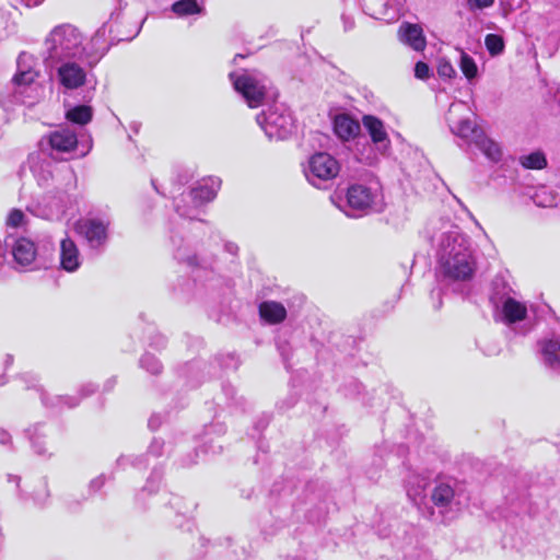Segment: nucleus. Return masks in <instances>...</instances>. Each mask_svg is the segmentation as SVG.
Wrapping results in <instances>:
<instances>
[{
  "label": "nucleus",
  "mask_w": 560,
  "mask_h": 560,
  "mask_svg": "<svg viewBox=\"0 0 560 560\" xmlns=\"http://www.w3.org/2000/svg\"><path fill=\"white\" fill-rule=\"evenodd\" d=\"M104 43V33L97 31L91 38V45L95 50L90 51L83 45V35L75 26L58 25L45 39L44 65L56 66L60 61L81 59L83 56H86L91 66L95 65L107 51Z\"/></svg>",
  "instance_id": "1"
},
{
  "label": "nucleus",
  "mask_w": 560,
  "mask_h": 560,
  "mask_svg": "<svg viewBox=\"0 0 560 560\" xmlns=\"http://www.w3.org/2000/svg\"><path fill=\"white\" fill-rule=\"evenodd\" d=\"M436 257L444 278L467 281L474 277L477 258L470 238L456 225H450L436 238Z\"/></svg>",
  "instance_id": "2"
},
{
  "label": "nucleus",
  "mask_w": 560,
  "mask_h": 560,
  "mask_svg": "<svg viewBox=\"0 0 560 560\" xmlns=\"http://www.w3.org/2000/svg\"><path fill=\"white\" fill-rule=\"evenodd\" d=\"M331 201L351 218H360L371 212H380L384 201L380 183L371 180L368 184L355 183L348 187L346 202L340 203V196L331 197Z\"/></svg>",
  "instance_id": "3"
},
{
  "label": "nucleus",
  "mask_w": 560,
  "mask_h": 560,
  "mask_svg": "<svg viewBox=\"0 0 560 560\" xmlns=\"http://www.w3.org/2000/svg\"><path fill=\"white\" fill-rule=\"evenodd\" d=\"M33 55L22 52L18 58V71L12 79L13 103L34 105L43 94L42 85L36 81L38 72L34 69Z\"/></svg>",
  "instance_id": "4"
},
{
  "label": "nucleus",
  "mask_w": 560,
  "mask_h": 560,
  "mask_svg": "<svg viewBox=\"0 0 560 560\" xmlns=\"http://www.w3.org/2000/svg\"><path fill=\"white\" fill-rule=\"evenodd\" d=\"M221 186L219 178L202 179L192 187L187 195H183L180 202L175 203V210L179 217L189 220L197 219L200 207L212 201Z\"/></svg>",
  "instance_id": "5"
},
{
  "label": "nucleus",
  "mask_w": 560,
  "mask_h": 560,
  "mask_svg": "<svg viewBox=\"0 0 560 560\" xmlns=\"http://www.w3.org/2000/svg\"><path fill=\"white\" fill-rule=\"evenodd\" d=\"M256 120L271 140H284L295 128L292 113L284 104H273L258 114Z\"/></svg>",
  "instance_id": "6"
},
{
  "label": "nucleus",
  "mask_w": 560,
  "mask_h": 560,
  "mask_svg": "<svg viewBox=\"0 0 560 560\" xmlns=\"http://www.w3.org/2000/svg\"><path fill=\"white\" fill-rule=\"evenodd\" d=\"M230 79L247 105L252 108L260 106L267 93L268 80L259 72L244 70L230 73Z\"/></svg>",
  "instance_id": "7"
},
{
  "label": "nucleus",
  "mask_w": 560,
  "mask_h": 560,
  "mask_svg": "<svg viewBox=\"0 0 560 560\" xmlns=\"http://www.w3.org/2000/svg\"><path fill=\"white\" fill-rule=\"evenodd\" d=\"M511 289L504 283H494L490 295V303L493 308L500 313L502 320L506 324H513L526 318V304L515 300L510 295Z\"/></svg>",
  "instance_id": "8"
},
{
  "label": "nucleus",
  "mask_w": 560,
  "mask_h": 560,
  "mask_svg": "<svg viewBox=\"0 0 560 560\" xmlns=\"http://www.w3.org/2000/svg\"><path fill=\"white\" fill-rule=\"evenodd\" d=\"M340 172L339 162L330 154L326 152H319L313 154L304 167V174L308 183L315 187H322L324 183H327Z\"/></svg>",
  "instance_id": "9"
},
{
  "label": "nucleus",
  "mask_w": 560,
  "mask_h": 560,
  "mask_svg": "<svg viewBox=\"0 0 560 560\" xmlns=\"http://www.w3.org/2000/svg\"><path fill=\"white\" fill-rule=\"evenodd\" d=\"M75 232L82 236L90 250L102 253L108 241V223L96 218L80 219L74 224Z\"/></svg>",
  "instance_id": "10"
},
{
  "label": "nucleus",
  "mask_w": 560,
  "mask_h": 560,
  "mask_svg": "<svg viewBox=\"0 0 560 560\" xmlns=\"http://www.w3.org/2000/svg\"><path fill=\"white\" fill-rule=\"evenodd\" d=\"M5 249L10 247L12 267L19 271L33 270L36 264L37 247L27 237L11 238L4 243Z\"/></svg>",
  "instance_id": "11"
},
{
  "label": "nucleus",
  "mask_w": 560,
  "mask_h": 560,
  "mask_svg": "<svg viewBox=\"0 0 560 560\" xmlns=\"http://www.w3.org/2000/svg\"><path fill=\"white\" fill-rule=\"evenodd\" d=\"M78 59L60 61L56 66H45L46 69L56 70L58 82L68 90H74L84 85L86 71L81 67Z\"/></svg>",
  "instance_id": "12"
},
{
  "label": "nucleus",
  "mask_w": 560,
  "mask_h": 560,
  "mask_svg": "<svg viewBox=\"0 0 560 560\" xmlns=\"http://www.w3.org/2000/svg\"><path fill=\"white\" fill-rule=\"evenodd\" d=\"M430 500L433 508L438 509L439 513L443 516L455 511L458 506L454 488L450 482H436L430 492Z\"/></svg>",
  "instance_id": "13"
},
{
  "label": "nucleus",
  "mask_w": 560,
  "mask_h": 560,
  "mask_svg": "<svg viewBox=\"0 0 560 560\" xmlns=\"http://www.w3.org/2000/svg\"><path fill=\"white\" fill-rule=\"evenodd\" d=\"M47 142L51 150L61 153H69L77 149L78 135L77 131L69 126H60L51 131L47 137Z\"/></svg>",
  "instance_id": "14"
},
{
  "label": "nucleus",
  "mask_w": 560,
  "mask_h": 560,
  "mask_svg": "<svg viewBox=\"0 0 560 560\" xmlns=\"http://www.w3.org/2000/svg\"><path fill=\"white\" fill-rule=\"evenodd\" d=\"M172 243L175 247L174 257L179 261L184 262L189 267H200L207 269L212 260L213 256L202 255L199 257L198 254L191 253L187 246H183V240L177 235L171 236Z\"/></svg>",
  "instance_id": "15"
},
{
  "label": "nucleus",
  "mask_w": 560,
  "mask_h": 560,
  "mask_svg": "<svg viewBox=\"0 0 560 560\" xmlns=\"http://www.w3.org/2000/svg\"><path fill=\"white\" fill-rule=\"evenodd\" d=\"M539 347L545 368L560 374V335L541 340Z\"/></svg>",
  "instance_id": "16"
},
{
  "label": "nucleus",
  "mask_w": 560,
  "mask_h": 560,
  "mask_svg": "<svg viewBox=\"0 0 560 560\" xmlns=\"http://www.w3.org/2000/svg\"><path fill=\"white\" fill-rule=\"evenodd\" d=\"M362 122L373 143L377 145V149L382 153L387 152L390 141L383 121L375 116L366 115L363 117Z\"/></svg>",
  "instance_id": "17"
},
{
  "label": "nucleus",
  "mask_w": 560,
  "mask_h": 560,
  "mask_svg": "<svg viewBox=\"0 0 560 560\" xmlns=\"http://www.w3.org/2000/svg\"><path fill=\"white\" fill-rule=\"evenodd\" d=\"M60 267L67 272H74L81 266L80 250L70 237L60 241Z\"/></svg>",
  "instance_id": "18"
},
{
  "label": "nucleus",
  "mask_w": 560,
  "mask_h": 560,
  "mask_svg": "<svg viewBox=\"0 0 560 560\" xmlns=\"http://www.w3.org/2000/svg\"><path fill=\"white\" fill-rule=\"evenodd\" d=\"M398 37L400 42L416 51H422L425 48L427 40L423 35V30L418 24L402 23L398 30Z\"/></svg>",
  "instance_id": "19"
},
{
  "label": "nucleus",
  "mask_w": 560,
  "mask_h": 560,
  "mask_svg": "<svg viewBox=\"0 0 560 560\" xmlns=\"http://www.w3.org/2000/svg\"><path fill=\"white\" fill-rule=\"evenodd\" d=\"M450 128L455 136L463 139L468 145H475L483 135V130L468 118L462 119L456 124L450 121Z\"/></svg>",
  "instance_id": "20"
},
{
  "label": "nucleus",
  "mask_w": 560,
  "mask_h": 560,
  "mask_svg": "<svg viewBox=\"0 0 560 560\" xmlns=\"http://www.w3.org/2000/svg\"><path fill=\"white\" fill-rule=\"evenodd\" d=\"M258 308L260 317L272 325L283 322L287 317V310L280 302L264 301Z\"/></svg>",
  "instance_id": "21"
},
{
  "label": "nucleus",
  "mask_w": 560,
  "mask_h": 560,
  "mask_svg": "<svg viewBox=\"0 0 560 560\" xmlns=\"http://www.w3.org/2000/svg\"><path fill=\"white\" fill-rule=\"evenodd\" d=\"M334 130L342 140H349L354 137L359 130V124L348 115H337L334 120Z\"/></svg>",
  "instance_id": "22"
},
{
  "label": "nucleus",
  "mask_w": 560,
  "mask_h": 560,
  "mask_svg": "<svg viewBox=\"0 0 560 560\" xmlns=\"http://www.w3.org/2000/svg\"><path fill=\"white\" fill-rule=\"evenodd\" d=\"M427 478L419 475L409 477L406 486V491L408 498L416 505H420L423 502L424 498L427 497Z\"/></svg>",
  "instance_id": "23"
},
{
  "label": "nucleus",
  "mask_w": 560,
  "mask_h": 560,
  "mask_svg": "<svg viewBox=\"0 0 560 560\" xmlns=\"http://www.w3.org/2000/svg\"><path fill=\"white\" fill-rule=\"evenodd\" d=\"M27 433L32 448L36 455L45 457H50L52 455L48 447L45 446V438L47 435L45 425L35 424L27 430Z\"/></svg>",
  "instance_id": "24"
},
{
  "label": "nucleus",
  "mask_w": 560,
  "mask_h": 560,
  "mask_svg": "<svg viewBox=\"0 0 560 560\" xmlns=\"http://www.w3.org/2000/svg\"><path fill=\"white\" fill-rule=\"evenodd\" d=\"M475 147L492 162H498L502 158V151L499 143L488 138L485 133L478 139Z\"/></svg>",
  "instance_id": "25"
},
{
  "label": "nucleus",
  "mask_w": 560,
  "mask_h": 560,
  "mask_svg": "<svg viewBox=\"0 0 560 560\" xmlns=\"http://www.w3.org/2000/svg\"><path fill=\"white\" fill-rule=\"evenodd\" d=\"M520 164L528 170H542L547 166V159L542 151H534L518 158Z\"/></svg>",
  "instance_id": "26"
},
{
  "label": "nucleus",
  "mask_w": 560,
  "mask_h": 560,
  "mask_svg": "<svg viewBox=\"0 0 560 560\" xmlns=\"http://www.w3.org/2000/svg\"><path fill=\"white\" fill-rule=\"evenodd\" d=\"M31 168L39 186H46L52 178L51 163L48 160L43 162L32 160Z\"/></svg>",
  "instance_id": "27"
},
{
  "label": "nucleus",
  "mask_w": 560,
  "mask_h": 560,
  "mask_svg": "<svg viewBox=\"0 0 560 560\" xmlns=\"http://www.w3.org/2000/svg\"><path fill=\"white\" fill-rule=\"evenodd\" d=\"M172 11L177 16H188L200 14L202 12V7L197 0H178L172 4Z\"/></svg>",
  "instance_id": "28"
},
{
  "label": "nucleus",
  "mask_w": 560,
  "mask_h": 560,
  "mask_svg": "<svg viewBox=\"0 0 560 560\" xmlns=\"http://www.w3.org/2000/svg\"><path fill=\"white\" fill-rule=\"evenodd\" d=\"M93 116V110L88 105H79L71 109H69L66 114V117L71 122L78 124V125H86L91 121Z\"/></svg>",
  "instance_id": "29"
},
{
  "label": "nucleus",
  "mask_w": 560,
  "mask_h": 560,
  "mask_svg": "<svg viewBox=\"0 0 560 560\" xmlns=\"http://www.w3.org/2000/svg\"><path fill=\"white\" fill-rule=\"evenodd\" d=\"M389 0H364L365 12L375 19H385L388 15Z\"/></svg>",
  "instance_id": "30"
},
{
  "label": "nucleus",
  "mask_w": 560,
  "mask_h": 560,
  "mask_svg": "<svg viewBox=\"0 0 560 560\" xmlns=\"http://www.w3.org/2000/svg\"><path fill=\"white\" fill-rule=\"evenodd\" d=\"M459 68L464 75L470 81L475 79L478 75V68L472 59L468 54L460 50V60H459Z\"/></svg>",
  "instance_id": "31"
},
{
  "label": "nucleus",
  "mask_w": 560,
  "mask_h": 560,
  "mask_svg": "<svg viewBox=\"0 0 560 560\" xmlns=\"http://www.w3.org/2000/svg\"><path fill=\"white\" fill-rule=\"evenodd\" d=\"M485 44L490 55L495 56L503 51L504 43L501 36L497 34H488Z\"/></svg>",
  "instance_id": "32"
},
{
  "label": "nucleus",
  "mask_w": 560,
  "mask_h": 560,
  "mask_svg": "<svg viewBox=\"0 0 560 560\" xmlns=\"http://www.w3.org/2000/svg\"><path fill=\"white\" fill-rule=\"evenodd\" d=\"M116 464L121 469H126L128 466L138 469L145 467L144 459L142 456L121 455L117 459Z\"/></svg>",
  "instance_id": "33"
},
{
  "label": "nucleus",
  "mask_w": 560,
  "mask_h": 560,
  "mask_svg": "<svg viewBox=\"0 0 560 560\" xmlns=\"http://www.w3.org/2000/svg\"><path fill=\"white\" fill-rule=\"evenodd\" d=\"M140 366L151 374H159L162 370L160 361L152 354L145 353L140 359Z\"/></svg>",
  "instance_id": "34"
},
{
  "label": "nucleus",
  "mask_w": 560,
  "mask_h": 560,
  "mask_svg": "<svg viewBox=\"0 0 560 560\" xmlns=\"http://www.w3.org/2000/svg\"><path fill=\"white\" fill-rule=\"evenodd\" d=\"M27 209L34 215L44 218V219H51L55 214L51 207H42L40 203H33V205L28 206Z\"/></svg>",
  "instance_id": "35"
},
{
  "label": "nucleus",
  "mask_w": 560,
  "mask_h": 560,
  "mask_svg": "<svg viewBox=\"0 0 560 560\" xmlns=\"http://www.w3.org/2000/svg\"><path fill=\"white\" fill-rule=\"evenodd\" d=\"M51 406L72 408L79 405L80 399L74 396H56Z\"/></svg>",
  "instance_id": "36"
},
{
  "label": "nucleus",
  "mask_w": 560,
  "mask_h": 560,
  "mask_svg": "<svg viewBox=\"0 0 560 560\" xmlns=\"http://www.w3.org/2000/svg\"><path fill=\"white\" fill-rule=\"evenodd\" d=\"M438 74L451 79L455 75V70L450 61L442 59L438 65Z\"/></svg>",
  "instance_id": "37"
},
{
  "label": "nucleus",
  "mask_w": 560,
  "mask_h": 560,
  "mask_svg": "<svg viewBox=\"0 0 560 560\" xmlns=\"http://www.w3.org/2000/svg\"><path fill=\"white\" fill-rule=\"evenodd\" d=\"M24 213L19 209H12L7 218V224L12 228H18L23 223Z\"/></svg>",
  "instance_id": "38"
},
{
  "label": "nucleus",
  "mask_w": 560,
  "mask_h": 560,
  "mask_svg": "<svg viewBox=\"0 0 560 560\" xmlns=\"http://www.w3.org/2000/svg\"><path fill=\"white\" fill-rule=\"evenodd\" d=\"M162 479V475L154 470L151 476L147 480V485L143 488V491H149L150 493L154 492L158 489V486Z\"/></svg>",
  "instance_id": "39"
},
{
  "label": "nucleus",
  "mask_w": 560,
  "mask_h": 560,
  "mask_svg": "<svg viewBox=\"0 0 560 560\" xmlns=\"http://www.w3.org/2000/svg\"><path fill=\"white\" fill-rule=\"evenodd\" d=\"M49 491L47 489V486L44 485L37 492L34 494V502L38 506L43 508L47 504L49 499Z\"/></svg>",
  "instance_id": "40"
},
{
  "label": "nucleus",
  "mask_w": 560,
  "mask_h": 560,
  "mask_svg": "<svg viewBox=\"0 0 560 560\" xmlns=\"http://www.w3.org/2000/svg\"><path fill=\"white\" fill-rule=\"evenodd\" d=\"M494 0H467L469 11L483 10L491 7Z\"/></svg>",
  "instance_id": "41"
},
{
  "label": "nucleus",
  "mask_w": 560,
  "mask_h": 560,
  "mask_svg": "<svg viewBox=\"0 0 560 560\" xmlns=\"http://www.w3.org/2000/svg\"><path fill=\"white\" fill-rule=\"evenodd\" d=\"M415 75L418 79L425 80L430 77V68L423 61H418L415 66Z\"/></svg>",
  "instance_id": "42"
},
{
  "label": "nucleus",
  "mask_w": 560,
  "mask_h": 560,
  "mask_svg": "<svg viewBox=\"0 0 560 560\" xmlns=\"http://www.w3.org/2000/svg\"><path fill=\"white\" fill-rule=\"evenodd\" d=\"M163 445H164L163 441L154 439L149 446L148 456H154V457L161 456L162 451H163Z\"/></svg>",
  "instance_id": "43"
},
{
  "label": "nucleus",
  "mask_w": 560,
  "mask_h": 560,
  "mask_svg": "<svg viewBox=\"0 0 560 560\" xmlns=\"http://www.w3.org/2000/svg\"><path fill=\"white\" fill-rule=\"evenodd\" d=\"M106 482V478L104 475H101L96 478H94L93 480H91L90 485H89V489L91 492H97Z\"/></svg>",
  "instance_id": "44"
},
{
  "label": "nucleus",
  "mask_w": 560,
  "mask_h": 560,
  "mask_svg": "<svg viewBox=\"0 0 560 560\" xmlns=\"http://www.w3.org/2000/svg\"><path fill=\"white\" fill-rule=\"evenodd\" d=\"M277 347L282 358L287 360L290 354L291 348L288 345L281 342H278Z\"/></svg>",
  "instance_id": "45"
},
{
  "label": "nucleus",
  "mask_w": 560,
  "mask_h": 560,
  "mask_svg": "<svg viewBox=\"0 0 560 560\" xmlns=\"http://www.w3.org/2000/svg\"><path fill=\"white\" fill-rule=\"evenodd\" d=\"M96 387L92 383L85 384L81 388V397H86L95 392Z\"/></svg>",
  "instance_id": "46"
},
{
  "label": "nucleus",
  "mask_w": 560,
  "mask_h": 560,
  "mask_svg": "<svg viewBox=\"0 0 560 560\" xmlns=\"http://www.w3.org/2000/svg\"><path fill=\"white\" fill-rule=\"evenodd\" d=\"M161 418L156 415H153L148 422V425L151 430H156L161 425Z\"/></svg>",
  "instance_id": "47"
},
{
  "label": "nucleus",
  "mask_w": 560,
  "mask_h": 560,
  "mask_svg": "<svg viewBox=\"0 0 560 560\" xmlns=\"http://www.w3.org/2000/svg\"><path fill=\"white\" fill-rule=\"evenodd\" d=\"M11 443V435L5 430H0V444L1 445H9Z\"/></svg>",
  "instance_id": "48"
},
{
  "label": "nucleus",
  "mask_w": 560,
  "mask_h": 560,
  "mask_svg": "<svg viewBox=\"0 0 560 560\" xmlns=\"http://www.w3.org/2000/svg\"><path fill=\"white\" fill-rule=\"evenodd\" d=\"M224 248L228 253H230L232 255H236L238 252V246L232 242L225 243Z\"/></svg>",
  "instance_id": "49"
},
{
  "label": "nucleus",
  "mask_w": 560,
  "mask_h": 560,
  "mask_svg": "<svg viewBox=\"0 0 560 560\" xmlns=\"http://www.w3.org/2000/svg\"><path fill=\"white\" fill-rule=\"evenodd\" d=\"M538 198H539V194H536V196H535V202H536L538 206H540V207H550V206H552V203H553V199H551L550 201H540V200H538Z\"/></svg>",
  "instance_id": "50"
},
{
  "label": "nucleus",
  "mask_w": 560,
  "mask_h": 560,
  "mask_svg": "<svg viewBox=\"0 0 560 560\" xmlns=\"http://www.w3.org/2000/svg\"><path fill=\"white\" fill-rule=\"evenodd\" d=\"M26 7H36L40 4L44 0H21Z\"/></svg>",
  "instance_id": "51"
},
{
  "label": "nucleus",
  "mask_w": 560,
  "mask_h": 560,
  "mask_svg": "<svg viewBox=\"0 0 560 560\" xmlns=\"http://www.w3.org/2000/svg\"><path fill=\"white\" fill-rule=\"evenodd\" d=\"M342 19H343V23H345V30H351L353 27V24H354L353 20L349 19V18H347L345 15L342 16Z\"/></svg>",
  "instance_id": "52"
},
{
  "label": "nucleus",
  "mask_w": 560,
  "mask_h": 560,
  "mask_svg": "<svg viewBox=\"0 0 560 560\" xmlns=\"http://www.w3.org/2000/svg\"><path fill=\"white\" fill-rule=\"evenodd\" d=\"M8 480L9 481H14L16 483V487H19L20 485V477L19 476H15V475H9L8 476Z\"/></svg>",
  "instance_id": "53"
},
{
  "label": "nucleus",
  "mask_w": 560,
  "mask_h": 560,
  "mask_svg": "<svg viewBox=\"0 0 560 560\" xmlns=\"http://www.w3.org/2000/svg\"><path fill=\"white\" fill-rule=\"evenodd\" d=\"M180 502V499L178 497L173 498L172 505L177 506Z\"/></svg>",
  "instance_id": "54"
},
{
  "label": "nucleus",
  "mask_w": 560,
  "mask_h": 560,
  "mask_svg": "<svg viewBox=\"0 0 560 560\" xmlns=\"http://www.w3.org/2000/svg\"><path fill=\"white\" fill-rule=\"evenodd\" d=\"M12 362H13L12 355H7L5 365L12 364Z\"/></svg>",
  "instance_id": "55"
},
{
  "label": "nucleus",
  "mask_w": 560,
  "mask_h": 560,
  "mask_svg": "<svg viewBox=\"0 0 560 560\" xmlns=\"http://www.w3.org/2000/svg\"><path fill=\"white\" fill-rule=\"evenodd\" d=\"M556 100L558 102V105L560 107V88L558 89L557 93H556Z\"/></svg>",
  "instance_id": "56"
},
{
  "label": "nucleus",
  "mask_w": 560,
  "mask_h": 560,
  "mask_svg": "<svg viewBox=\"0 0 560 560\" xmlns=\"http://www.w3.org/2000/svg\"><path fill=\"white\" fill-rule=\"evenodd\" d=\"M460 106H463V104H458V105L452 104L451 107H450V112H453L454 109H456V108H458Z\"/></svg>",
  "instance_id": "57"
},
{
  "label": "nucleus",
  "mask_w": 560,
  "mask_h": 560,
  "mask_svg": "<svg viewBox=\"0 0 560 560\" xmlns=\"http://www.w3.org/2000/svg\"><path fill=\"white\" fill-rule=\"evenodd\" d=\"M165 339L162 336H159V346H164Z\"/></svg>",
  "instance_id": "58"
},
{
  "label": "nucleus",
  "mask_w": 560,
  "mask_h": 560,
  "mask_svg": "<svg viewBox=\"0 0 560 560\" xmlns=\"http://www.w3.org/2000/svg\"><path fill=\"white\" fill-rule=\"evenodd\" d=\"M498 351H499V350L495 348V349L489 350V351L487 352V354H488V355L495 354V353H498Z\"/></svg>",
  "instance_id": "59"
},
{
  "label": "nucleus",
  "mask_w": 560,
  "mask_h": 560,
  "mask_svg": "<svg viewBox=\"0 0 560 560\" xmlns=\"http://www.w3.org/2000/svg\"><path fill=\"white\" fill-rule=\"evenodd\" d=\"M68 508H69L70 510H74L77 506L73 504V502H72V501H68Z\"/></svg>",
  "instance_id": "60"
},
{
  "label": "nucleus",
  "mask_w": 560,
  "mask_h": 560,
  "mask_svg": "<svg viewBox=\"0 0 560 560\" xmlns=\"http://www.w3.org/2000/svg\"><path fill=\"white\" fill-rule=\"evenodd\" d=\"M5 383V381L3 380V377L1 376L0 377V385H3Z\"/></svg>",
  "instance_id": "61"
},
{
  "label": "nucleus",
  "mask_w": 560,
  "mask_h": 560,
  "mask_svg": "<svg viewBox=\"0 0 560 560\" xmlns=\"http://www.w3.org/2000/svg\"><path fill=\"white\" fill-rule=\"evenodd\" d=\"M42 400H43L44 404H47L45 396L42 397Z\"/></svg>",
  "instance_id": "62"
},
{
  "label": "nucleus",
  "mask_w": 560,
  "mask_h": 560,
  "mask_svg": "<svg viewBox=\"0 0 560 560\" xmlns=\"http://www.w3.org/2000/svg\"><path fill=\"white\" fill-rule=\"evenodd\" d=\"M298 560H301V559H298Z\"/></svg>",
  "instance_id": "63"
}]
</instances>
